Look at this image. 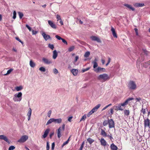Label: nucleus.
I'll return each instance as SVG.
<instances>
[{
    "label": "nucleus",
    "instance_id": "nucleus-48",
    "mask_svg": "<svg viewBox=\"0 0 150 150\" xmlns=\"http://www.w3.org/2000/svg\"><path fill=\"white\" fill-rule=\"evenodd\" d=\"M16 39L19 41L20 42H21L22 44H23V42L21 41V40L18 37H16Z\"/></svg>",
    "mask_w": 150,
    "mask_h": 150
},
{
    "label": "nucleus",
    "instance_id": "nucleus-19",
    "mask_svg": "<svg viewBox=\"0 0 150 150\" xmlns=\"http://www.w3.org/2000/svg\"><path fill=\"white\" fill-rule=\"evenodd\" d=\"M62 122V119L61 118H58L56 119L54 118V122L55 123H57L58 124H60Z\"/></svg>",
    "mask_w": 150,
    "mask_h": 150
},
{
    "label": "nucleus",
    "instance_id": "nucleus-61",
    "mask_svg": "<svg viewBox=\"0 0 150 150\" xmlns=\"http://www.w3.org/2000/svg\"><path fill=\"white\" fill-rule=\"evenodd\" d=\"M110 112L111 115H112L114 113L113 109V108H111L110 110Z\"/></svg>",
    "mask_w": 150,
    "mask_h": 150
},
{
    "label": "nucleus",
    "instance_id": "nucleus-64",
    "mask_svg": "<svg viewBox=\"0 0 150 150\" xmlns=\"http://www.w3.org/2000/svg\"><path fill=\"white\" fill-rule=\"evenodd\" d=\"M135 99L137 100V101H139L141 100V99L140 98H136Z\"/></svg>",
    "mask_w": 150,
    "mask_h": 150
},
{
    "label": "nucleus",
    "instance_id": "nucleus-31",
    "mask_svg": "<svg viewBox=\"0 0 150 150\" xmlns=\"http://www.w3.org/2000/svg\"><path fill=\"white\" fill-rule=\"evenodd\" d=\"M75 48V47L74 46H71L68 49V51L69 52H71L72 51L74 50Z\"/></svg>",
    "mask_w": 150,
    "mask_h": 150
},
{
    "label": "nucleus",
    "instance_id": "nucleus-47",
    "mask_svg": "<svg viewBox=\"0 0 150 150\" xmlns=\"http://www.w3.org/2000/svg\"><path fill=\"white\" fill-rule=\"evenodd\" d=\"M50 149V146L48 142L47 143L46 150H49Z\"/></svg>",
    "mask_w": 150,
    "mask_h": 150
},
{
    "label": "nucleus",
    "instance_id": "nucleus-33",
    "mask_svg": "<svg viewBox=\"0 0 150 150\" xmlns=\"http://www.w3.org/2000/svg\"><path fill=\"white\" fill-rule=\"evenodd\" d=\"M90 55V52H86L84 55V57H87Z\"/></svg>",
    "mask_w": 150,
    "mask_h": 150
},
{
    "label": "nucleus",
    "instance_id": "nucleus-17",
    "mask_svg": "<svg viewBox=\"0 0 150 150\" xmlns=\"http://www.w3.org/2000/svg\"><path fill=\"white\" fill-rule=\"evenodd\" d=\"M50 129H46L45 131L44 134L42 135V137L44 138H45L48 135L49 133Z\"/></svg>",
    "mask_w": 150,
    "mask_h": 150
},
{
    "label": "nucleus",
    "instance_id": "nucleus-51",
    "mask_svg": "<svg viewBox=\"0 0 150 150\" xmlns=\"http://www.w3.org/2000/svg\"><path fill=\"white\" fill-rule=\"evenodd\" d=\"M53 72L55 74H57L58 73V71L55 68L53 69Z\"/></svg>",
    "mask_w": 150,
    "mask_h": 150
},
{
    "label": "nucleus",
    "instance_id": "nucleus-18",
    "mask_svg": "<svg viewBox=\"0 0 150 150\" xmlns=\"http://www.w3.org/2000/svg\"><path fill=\"white\" fill-rule=\"evenodd\" d=\"M111 31L112 32V34L114 37L117 38V35L114 28L112 27H111Z\"/></svg>",
    "mask_w": 150,
    "mask_h": 150
},
{
    "label": "nucleus",
    "instance_id": "nucleus-34",
    "mask_svg": "<svg viewBox=\"0 0 150 150\" xmlns=\"http://www.w3.org/2000/svg\"><path fill=\"white\" fill-rule=\"evenodd\" d=\"M18 13L19 16V18L20 19H21L23 17V13L22 12H18Z\"/></svg>",
    "mask_w": 150,
    "mask_h": 150
},
{
    "label": "nucleus",
    "instance_id": "nucleus-44",
    "mask_svg": "<svg viewBox=\"0 0 150 150\" xmlns=\"http://www.w3.org/2000/svg\"><path fill=\"white\" fill-rule=\"evenodd\" d=\"M108 123V122L107 121L105 120H104L103 122V125L104 126H106Z\"/></svg>",
    "mask_w": 150,
    "mask_h": 150
},
{
    "label": "nucleus",
    "instance_id": "nucleus-24",
    "mask_svg": "<svg viewBox=\"0 0 150 150\" xmlns=\"http://www.w3.org/2000/svg\"><path fill=\"white\" fill-rule=\"evenodd\" d=\"M53 58L55 59L57 57L58 54L57 51L56 50H54L53 52Z\"/></svg>",
    "mask_w": 150,
    "mask_h": 150
},
{
    "label": "nucleus",
    "instance_id": "nucleus-56",
    "mask_svg": "<svg viewBox=\"0 0 150 150\" xmlns=\"http://www.w3.org/2000/svg\"><path fill=\"white\" fill-rule=\"evenodd\" d=\"M142 112L143 113V115H144L146 113V110L145 109L143 108H142Z\"/></svg>",
    "mask_w": 150,
    "mask_h": 150
},
{
    "label": "nucleus",
    "instance_id": "nucleus-39",
    "mask_svg": "<svg viewBox=\"0 0 150 150\" xmlns=\"http://www.w3.org/2000/svg\"><path fill=\"white\" fill-rule=\"evenodd\" d=\"M39 69L42 71L45 72L46 71L45 69L43 67H40Z\"/></svg>",
    "mask_w": 150,
    "mask_h": 150
},
{
    "label": "nucleus",
    "instance_id": "nucleus-16",
    "mask_svg": "<svg viewBox=\"0 0 150 150\" xmlns=\"http://www.w3.org/2000/svg\"><path fill=\"white\" fill-rule=\"evenodd\" d=\"M22 93L21 92H20L18 93V94H16L14 95V96L17 97L19 99V101L21 100V97L22 96Z\"/></svg>",
    "mask_w": 150,
    "mask_h": 150
},
{
    "label": "nucleus",
    "instance_id": "nucleus-13",
    "mask_svg": "<svg viewBox=\"0 0 150 150\" xmlns=\"http://www.w3.org/2000/svg\"><path fill=\"white\" fill-rule=\"evenodd\" d=\"M42 61L44 63L46 64H49L52 63V62L51 60H48V59L43 57L42 58Z\"/></svg>",
    "mask_w": 150,
    "mask_h": 150
},
{
    "label": "nucleus",
    "instance_id": "nucleus-41",
    "mask_svg": "<svg viewBox=\"0 0 150 150\" xmlns=\"http://www.w3.org/2000/svg\"><path fill=\"white\" fill-rule=\"evenodd\" d=\"M16 11H14L13 12V18L14 19H15L16 18Z\"/></svg>",
    "mask_w": 150,
    "mask_h": 150
},
{
    "label": "nucleus",
    "instance_id": "nucleus-27",
    "mask_svg": "<svg viewBox=\"0 0 150 150\" xmlns=\"http://www.w3.org/2000/svg\"><path fill=\"white\" fill-rule=\"evenodd\" d=\"M124 115L125 116H128L130 113V112L129 110H125L124 111Z\"/></svg>",
    "mask_w": 150,
    "mask_h": 150
},
{
    "label": "nucleus",
    "instance_id": "nucleus-9",
    "mask_svg": "<svg viewBox=\"0 0 150 150\" xmlns=\"http://www.w3.org/2000/svg\"><path fill=\"white\" fill-rule=\"evenodd\" d=\"M91 38L93 41H96L98 42L101 43V41L100 39L95 36H92L91 37Z\"/></svg>",
    "mask_w": 150,
    "mask_h": 150
},
{
    "label": "nucleus",
    "instance_id": "nucleus-58",
    "mask_svg": "<svg viewBox=\"0 0 150 150\" xmlns=\"http://www.w3.org/2000/svg\"><path fill=\"white\" fill-rule=\"evenodd\" d=\"M26 27L30 31H31V28L28 25H26Z\"/></svg>",
    "mask_w": 150,
    "mask_h": 150
},
{
    "label": "nucleus",
    "instance_id": "nucleus-55",
    "mask_svg": "<svg viewBox=\"0 0 150 150\" xmlns=\"http://www.w3.org/2000/svg\"><path fill=\"white\" fill-rule=\"evenodd\" d=\"M55 146V144L54 142L52 143V148L51 149L52 150H53Z\"/></svg>",
    "mask_w": 150,
    "mask_h": 150
},
{
    "label": "nucleus",
    "instance_id": "nucleus-32",
    "mask_svg": "<svg viewBox=\"0 0 150 150\" xmlns=\"http://www.w3.org/2000/svg\"><path fill=\"white\" fill-rule=\"evenodd\" d=\"M70 138V137L69 138V139H68V140L65 142H64L63 144L62 145V147L63 148L64 146L66 144H67L69 142V138Z\"/></svg>",
    "mask_w": 150,
    "mask_h": 150
},
{
    "label": "nucleus",
    "instance_id": "nucleus-57",
    "mask_svg": "<svg viewBox=\"0 0 150 150\" xmlns=\"http://www.w3.org/2000/svg\"><path fill=\"white\" fill-rule=\"evenodd\" d=\"M54 132H51L50 133V138H52V136L54 135Z\"/></svg>",
    "mask_w": 150,
    "mask_h": 150
},
{
    "label": "nucleus",
    "instance_id": "nucleus-22",
    "mask_svg": "<svg viewBox=\"0 0 150 150\" xmlns=\"http://www.w3.org/2000/svg\"><path fill=\"white\" fill-rule=\"evenodd\" d=\"M124 6L128 8L131 10L133 11H134L135 10V9L134 8L132 7L131 5L127 4H124Z\"/></svg>",
    "mask_w": 150,
    "mask_h": 150
},
{
    "label": "nucleus",
    "instance_id": "nucleus-6",
    "mask_svg": "<svg viewBox=\"0 0 150 150\" xmlns=\"http://www.w3.org/2000/svg\"><path fill=\"white\" fill-rule=\"evenodd\" d=\"M108 123L109 125V128H111L114 127V122L112 119L109 120L108 121Z\"/></svg>",
    "mask_w": 150,
    "mask_h": 150
},
{
    "label": "nucleus",
    "instance_id": "nucleus-46",
    "mask_svg": "<svg viewBox=\"0 0 150 150\" xmlns=\"http://www.w3.org/2000/svg\"><path fill=\"white\" fill-rule=\"evenodd\" d=\"M55 37L58 40H62V38L58 35H56Z\"/></svg>",
    "mask_w": 150,
    "mask_h": 150
},
{
    "label": "nucleus",
    "instance_id": "nucleus-45",
    "mask_svg": "<svg viewBox=\"0 0 150 150\" xmlns=\"http://www.w3.org/2000/svg\"><path fill=\"white\" fill-rule=\"evenodd\" d=\"M93 113L91 111H90L87 115V117H89Z\"/></svg>",
    "mask_w": 150,
    "mask_h": 150
},
{
    "label": "nucleus",
    "instance_id": "nucleus-52",
    "mask_svg": "<svg viewBox=\"0 0 150 150\" xmlns=\"http://www.w3.org/2000/svg\"><path fill=\"white\" fill-rule=\"evenodd\" d=\"M51 113H52V111L51 110H50L48 111V112L47 113V116L48 117H50Z\"/></svg>",
    "mask_w": 150,
    "mask_h": 150
},
{
    "label": "nucleus",
    "instance_id": "nucleus-5",
    "mask_svg": "<svg viewBox=\"0 0 150 150\" xmlns=\"http://www.w3.org/2000/svg\"><path fill=\"white\" fill-rule=\"evenodd\" d=\"M28 137L26 135L23 136L21 138L18 140V142L20 143H23L28 139Z\"/></svg>",
    "mask_w": 150,
    "mask_h": 150
},
{
    "label": "nucleus",
    "instance_id": "nucleus-7",
    "mask_svg": "<svg viewBox=\"0 0 150 150\" xmlns=\"http://www.w3.org/2000/svg\"><path fill=\"white\" fill-rule=\"evenodd\" d=\"M150 121L148 118H147L144 120V126L145 128L148 127L150 128Z\"/></svg>",
    "mask_w": 150,
    "mask_h": 150
},
{
    "label": "nucleus",
    "instance_id": "nucleus-11",
    "mask_svg": "<svg viewBox=\"0 0 150 150\" xmlns=\"http://www.w3.org/2000/svg\"><path fill=\"white\" fill-rule=\"evenodd\" d=\"M94 70L95 71L98 73L101 71L105 72V69L103 68H101L100 67H98L96 69H94Z\"/></svg>",
    "mask_w": 150,
    "mask_h": 150
},
{
    "label": "nucleus",
    "instance_id": "nucleus-2",
    "mask_svg": "<svg viewBox=\"0 0 150 150\" xmlns=\"http://www.w3.org/2000/svg\"><path fill=\"white\" fill-rule=\"evenodd\" d=\"M110 79L109 76L106 74H100L98 77V79L102 82H105L106 81L109 79Z\"/></svg>",
    "mask_w": 150,
    "mask_h": 150
},
{
    "label": "nucleus",
    "instance_id": "nucleus-50",
    "mask_svg": "<svg viewBox=\"0 0 150 150\" xmlns=\"http://www.w3.org/2000/svg\"><path fill=\"white\" fill-rule=\"evenodd\" d=\"M62 42L65 44H66V45H67L68 43L67 41L64 39L62 38Z\"/></svg>",
    "mask_w": 150,
    "mask_h": 150
},
{
    "label": "nucleus",
    "instance_id": "nucleus-63",
    "mask_svg": "<svg viewBox=\"0 0 150 150\" xmlns=\"http://www.w3.org/2000/svg\"><path fill=\"white\" fill-rule=\"evenodd\" d=\"M107 137H109L110 139H111V140H112V139H113V137L112 135H107Z\"/></svg>",
    "mask_w": 150,
    "mask_h": 150
},
{
    "label": "nucleus",
    "instance_id": "nucleus-1",
    "mask_svg": "<svg viewBox=\"0 0 150 150\" xmlns=\"http://www.w3.org/2000/svg\"><path fill=\"white\" fill-rule=\"evenodd\" d=\"M133 99H134L133 98H129L127 99L123 103L119 104L118 106H114V108L115 110L117 111L119 110H123V109L121 106H125L128 103L129 101Z\"/></svg>",
    "mask_w": 150,
    "mask_h": 150
},
{
    "label": "nucleus",
    "instance_id": "nucleus-25",
    "mask_svg": "<svg viewBox=\"0 0 150 150\" xmlns=\"http://www.w3.org/2000/svg\"><path fill=\"white\" fill-rule=\"evenodd\" d=\"M30 67H34L35 66V63L32 60L30 61Z\"/></svg>",
    "mask_w": 150,
    "mask_h": 150
},
{
    "label": "nucleus",
    "instance_id": "nucleus-28",
    "mask_svg": "<svg viewBox=\"0 0 150 150\" xmlns=\"http://www.w3.org/2000/svg\"><path fill=\"white\" fill-rule=\"evenodd\" d=\"M15 89L17 91H19L22 90L23 88V87L21 86H16L15 88Z\"/></svg>",
    "mask_w": 150,
    "mask_h": 150
},
{
    "label": "nucleus",
    "instance_id": "nucleus-43",
    "mask_svg": "<svg viewBox=\"0 0 150 150\" xmlns=\"http://www.w3.org/2000/svg\"><path fill=\"white\" fill-rule=\"evenodd\" d=\"M15 147L13 146H11L8 148V150H13L15 149Z\"/></svg>",
    "mask_w": 150,
    "mask_h": 150
},
{
    "label": "nucleus",
    "instance_id": "nucleus-26",
    "mask_svg": "<svg viewBox=\"0 0 150 150\" xmlns=\"http://www.w3.org/2000/svg\"><path fill=\"white\" fill-rule=\"evenodd\" d=\"M144 6V4H140L139 3H136L135 4V6L136 7H142Z\"/></svg>",
    "mask_w": 150,
    "mask_h": 150
},
{
    "label": "nucleus",
    "instance_id": "nucleus-23",
    "mask_svg": "<svg viewBox=\"0 0 150 150\" xmlns=\"http://www.w3.org/2000/svg\"><path fill=\"white\" fill-rule=\"evenodd\" d=\"M110 148L112 150H117V147L113 144L111 145Z\"/></svg>",
    "mask_w": 150,
    "mask_h": 150
},
{
    "label": "nucleus",
    "instance_id": "nucleus-62",
    "mask_svg": "<svg viewBox=\"0 0 150 150\" xmlns=\"http://www.w3.org/2000/svg\"><path fill=\"white\" fill-rule=\"evenodd\" d=\"M79 59V57L78 56H76L75 57V60H74V61L75 62H76L77 61L78 59Z\"/></svg>",
    "mask_w": 150,
    "mask_h": 150
},
{
    "label": "nucleus",
    "instance_id": "nucleus-38",
    "mask_svg": "<svg viewBox=\"0 0 150 150\" xmlns=\"http://www.w3.org/2000/svg\"><path fill=\"white\" fill-rule=\"evenodd\" d=\"M13 70V69H10L8 70L7 71V73L4 75H7L10 74Z\"/></svg>",
    "mask_w": 150,
    "mask_h": 150
},
{
    "label": "nucleus",
    "instance_id": "nucleus-40",
    "mask_svg": "<svg viewBox=\"0 0 150 150\" xmlns=\"http://www.w3.org/2000/svg\"><path fill=\"white\" fill-rule=\"evenodd\" d=\"M48 47L52 50H53L54 48V45L52 44H49L48 45Z\"/></svg>",
    "mask_w": 150,
    "mask_h": 150
},
{
    "label": "nucleus",
    "instance_id": "nucleus-49",
    "mask_svg": "<svg viewBox=\"0 0 150 150\" xmlns=\"http://www.w3.org/2000/svg\"><path fill=\"white\" fill-rule=\"evenodd\" d=\"M93 63V67L94 69H95L98 66V64L97 63L95 62V63Z\"/></svg>",
    "mask_w": 150,
    "mask_h": 150
},
{
    "label": "nucleus",
    "instance_id": "nucleus-37",
    "mask_svg": "<svg viewBox=\"0 0 150 150\" xmlns=\"http://www.w3.org/2000/svg\"><path fill=\"white\" fill-rule=\"evenodd\" d=\"M150 64V62H147L145 63V64H144V67H145L146 68Z\"/></svg>",
    "mask_w": 150,
    "mask_h": 150
},
{
    "label": "nucleus",
    "instance_id": "nucleus-21",
    "mask_svg": "<svg viewBox=\"0 0 150 150\" xmlns=\"http://www.w3.org/2000/svg\"><path fill=\"white\" fill-rule=\"evenodd\" d=\"M100 134L104 137H106L107 136L106 133L102 129L101 130Z\"/></svg>",
    "mask_w": 150,
    "mask_h": 150
},
{
    "label": "nucleus",
    "instance_id": "nucleus-15",
    "mask_svg": "<svg viewBox=\"0 0 150 150\" xmlns=\"http://www.w3.org/2000/svg\"><path fill=\"white\" fill-rule=\"evenodd\" d=\"M0 139H3L8 143H9V141L7 137L4 135H0Z\"/></svg>",
    "mask_w": 150,
    "mask_h": 150
},
{
    "label": "nucleus",
    "instance_id": "nucleus-60",
    "mask_svg": "<svg viewBox=\"0 0 150 150\" xmlns=\"http://www.w3.org/2000/svg\"><path fill=\"white\" fill-rule=\"evenodd\" d=\"M134 30L135 32L136 35H138V29L137 28H135Z\"/></svg>",
    "mask_w": 150,
    "mask_h": 150
},
{
    "label": "nucleus",
    "instance_id": "nucleus-53",
    "mask_svg": "<svg viewBox=\"0 0 150 150\" xmlns=\"http://www.w3.org/2000/svg\"><path fill=\"white\" fill-rule=\"evenodd\" d=\"M32 34L33 35H36L38 31L34 30H32Z\"/></svg>",
    "mask_w": 150,
    "mask_h": 150
},
{
    "label": "nucleus",
    "instance_id": "nucleus-4",
    "mask_svg": "<svg viewBox=\"0 0 150 150\" xmlns=\"http://www.w3.org/2000/svg\"><path fill=\"white\" fill-rule=\"evenodd\" d=\"M65 125L64 124H63L62 125V127H60L58 129L57 131V136L59 138H60L61 136V131H64V130Z\"/></svg>",
    "mask_w": 150,
    "mask_h": 150
},
{
    "label": "nucleus",
    "instance_id": "nucleus-3",
    "mask_svg": "<svg viewBox=\"0 0 150 150\" xmlns=\"http://www.w3.org/2000/svg\"><path fill=\"white\" fill-rule=\"evenodd\" d=\"M128 87L129 89L133 90H135L137 88V85L135 82L132 81H130L129 82Z\"/></svg>",
    "mask_w": 150,
    "mask_h": 150
},
{
    "label": "nucleus",
    "instance_id": "nucleus-29",
    "mask_svg": "<svg viewBox=\"0 0 150 150\" xmlns=\"http://www.w3.org/2000/svg\"><path fill=\"white\" fill-rule=\"evenodd\" d=\"M53 122H54V118H51L47 122L46 125H48Z\"/></svg>",
    "mask_w": 150,
    "mask_h": 150
},
{
    "label": "nucleus",
    "instance_id": "nucleus-59",
    "mask_svg": "<svg viewBox=\"0 0 150 150\" xmlns=\"http://www.w3.org/2000/svg\"><path fill=\"white\" fill-rule=\"evenodd\" d=\"M90 67L87 68L86 69H84L83 70H82V71L83 72H84L88 70H89L90 69Z\"/></svg>",
    "mask_w": 150,
    "mask_h": 150
},
{
    "label": "nucleus",
    "instance_id": "nucleus-8",
    "mask_svg": "<svg viewBox=\"0 0 150 150\" xmlns=\"http://www.w3.org/2000/svg\"><path fill=\"white\" fill-rule=\"evenodd\" d=\"M42 35L43 36L44 39L46 41L51 38L50 36L46 34L45 32H43L42 34Z\"/></svg>",
    "mask_w": 150,
    "mask_h": 150
},
{
    "label": "nucleus",
    "instance_id": "nucleus-20",
    "mask_svg": "<svg viewBox=\"0 0 150 150\" xmlns=\"http://www.w3.org/2000/svg\"><path fill=\"white\" fill-rule=\"evenodd\" d=\"M71 71L74 76H76L78 73V70L77 69H73Z\"/></svg>",
    "mask_w": 150,
    "mask_h": 150
},
{
    "label": "nucleus",
    "instance_id": "nucleus-14",
    "mask_svg": "<svg viewBox=\"0 0 150 150\" xmlns=\"http://www.w3.org/2000/svg\"><path fill=\"white\" fill-rule=\"evenodd\" d=\"M100 106V104H99L93 108L91 110L92 112L94 113L99 108Z\"/></svg>",
    "mask_w": 150,
    "mask_h": 150
},
{
    "label": "nucleus",
    "instance_id": "nucleus-54",
    "mask_svg": "<svg viewBox=\"0 0 150 150\" xmlns=\"http://www.w3.org/2000/svg\"><path fill=\"white\" fill-rule=\"evenodd\" d=\"M17 97H15L13 98V100L15 101H18L19 100V99L17 98Z\"/></svg>",
    "mask_w": 150,
    "mask_h": 150
},
{
    "label": "nucleus",
    "instance_id": "nucleus-35",
    "mask_svg": "<svg viewBox=\"0 0 150 150\" xmlns=\"http://www.w3.org/2000/svg\"><path fill=\"white\" fill-rule=\"evenodd\" d=\"M32 113V110L30 108H29L27 115L29 116H31Z\"/></svg>",
    "mask_w": 150,
    "mask_h": 150
},
{
    "label": "nucleus",
    "instance_id": "nucleus-30",
    "mask_svg": "<svg viewBox=\"0 0 150 150\" xmlns=\"http://www.w3.org/2000/svg\"><path fill=\"white\" fill-rule=\"evenodd\" d=\"M87 141L90 144H91L94 141V140L91 139L90 138H88L87 139Z\"/></svg>",
    "mask_w": 150,
    "mask_h": 150
},
{
    "label": "nucleus",
    "instance_id": "nucleus-42",
    "mask_svg": "<svg viewBox=\"0 0 150 150\" xmlns=\"http://www.w3.org/2000/svg\"><path fill=\"white\" fill-rule=\"evenodd\" d=\"M56 18H57V21H58L59 20L60 21L61 20H62L60 16L58 14L57 15Z\"/></svg>",
    "mask_w": 150,
    "mask_h": 150
},
{
    "label": "nucleus",
    "instance_id": "nucleus-36",
    "mask_svg": "<svg viewBox=\"0 0 150 150\" xmlns=\"http://www.w3.org/2000/svg\"><path fill=\"white\" fill-rule=\"evenodd\" d=\"M86 114H85L82 116V118L80 120V122H81L82 121H84L85 120V119H86Z\"/></svg>",
    "mask_w": 150,
    "mask_h": 150
},
{
    "label": "nucleus",
    "instance_id": "nucleus-12",
    "mask_svg": "<svg viewBox=\"0 0 150 150\" xmlns=\"http://www.w3.org/2000/svg\"><path fill=\"white\" fill-rule=\"evenodd\" d=\"M101 145L103 146H105L107 145V142L105 139L102 138H101L100 141Z\"/></svg>",
    "mask_w": 150,
    "mask_h": 150
},
{
    "label": "nucleus",
    "instance_id": "nucleus-10",
    "mask_svg": "<svg viewBox=\"0 0 150 150\" xmlns=\"http://www.w3.org/2000/svg\"><path fill=\"white\" fill-rule=\"evenodd\" d=\"M48 22L49 25L52 28L54 29H56V25L53 22L50 20L48 21Z\"/></svg>",
    "mask_w": 150,
    "mask_h": 150
}]
</instances>
